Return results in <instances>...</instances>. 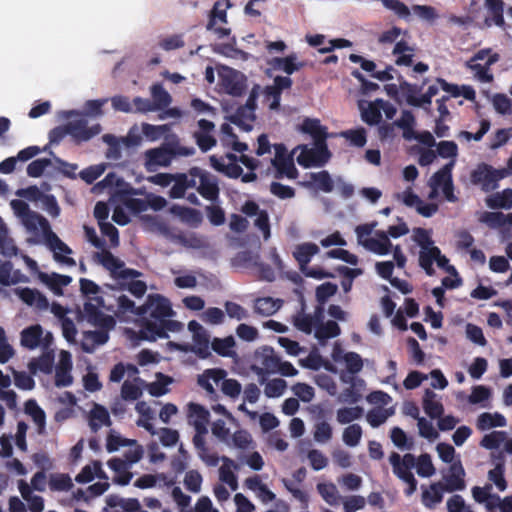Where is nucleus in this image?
I'll return each instance as SVG.
<instances>
[{"mask_svg": "<svg viewBox=\"0 0 512 512\" xmlns=\"http://www.w3.org/2000/svg\"><path fill=\"white\" fill-rule=\"evenodd\" d=\"M194 152L192 147L163 144L144 152V166L148 172H155L159 167H168L176 156H191Z\"/></svg>", "mask_w": 512, "mask_h": 512, "instance_id": "nucleus-1", "label": "nucleus"}, {"mask_svg": "<svg viewBox=\"0 0 512 512\" xmlns=\"http://www.w3.org/2000/svg\"><path fill=\"white\" fill-rule=\"evenodd\" d=\"M100 308L107 311H114V305L106 303L104 296L90 297L88 302L84 303L83 311L87 321L93 326L102 329H112L115 326V320L112 316L105 315Z\"/></svg>", "mask_w": 512, "mask_h": 512, "instance_id": "nucleus-2", "label": "nucleus"}, {"mask_svg": "<svg viewBox=\"0 0 512 512\" xmlns=\"http://www.w3.org/2000/svg\"><path fill=\"white\" fill-rule=\"evenodd\" d=\"M509 171L505 168L495 169L489 164H479L470 175V180L474 185H480L482 191L491 192L498 188V182L507 177Z\"/></svg>", "mask_w": 512, "mask_h": 512, "instance_id": "nucleus-3", "label": "nucleus"}, {"mask_svg": "<svg viewBox=\"0 0 512 512\" xmlns=\"http://www.w3.org/2000/svg\"><path fill=\"white\" fill-rule=\"evenodd\" d=\"M298 148H301V152L297 156V162L304 168L322 167L331 158V152L328 149L327 143H314L312 148L301 145Z\"/></svg>", "mask_w": 512, "mask_h": 512, "instance_id": "nucleus-4", "label": "nucleus"}, {"mask_svg": "<svg viewBox=\"0 0 512 512\" xmlns=\"http://www.w3.org/2000/svg\"><path fill=\"white\" fill-rule=\"evenodd\" d=\"M170 301L160 294H150L146 302L138 306L137 316L149 314L152 319L161 321L173 315Z\"/></svg>", "mask_w": 512, "mask_h": 512, "instance_id": "nucleus-5", "label": "nucleus"}, {"mask_svg": "<svg viewBox=\"0 0 512 512\" xmlns=\"http://www.w3.org/2000/svg\"><path fill=\"white\" fill-rule=\"evenodd\" d=\"M99 263L110 271L111 276L115 279L138 278L141 272L132 268H125V264L119 258L115 257L110 251L103 250L96 253Z\"/></svg>", "mask_w": 512, "mask_h": 512, "instance_id": "nucleus-6", "label": "nucleus"}, {"mask_svg": "<svg viewBox=\"0 0 512 512\" xmlns=\"http://www.w3.org/2000/svg\"><path fill=\"white\" fill-rule=\"evenodd\" d=\"M231 6L229 0L216 1L209 13V19L206 24L208 31H213L218 39H223L230 35L231 29L226 27H217L218 23H227V9Z\"/></svg>", "mask_w": 512, "mask_h": 512, "instance_id": "nucleus-7", "label": "nucleus"}, {"mask_svg": "<svg viewBox=\"0 0 512 512\" xmlns=\"http://www.w3.org/2000/svg\"><path fill=\"white\" fill-rule=\"evenodd\" d=\"M190 176L199 178V185L197 191L199 194L210 201H215L219 197V186L215 176L209 172L202 170L198 167H193L189 170Z\"/></svg>", "mask_w": 512, "mask_h": 512, "instance_id": "nucleus-8", "label": "nucleus"}, {"mask_svg": "<svg viewBox=\"0 0 512 512\" xmlns=\"http://www.w3.org/2000/svg\"><path fill=\"white\" fill-rule=\"evenodd\" d=\"M69 135L76 143L89 141L94 136L100 134L102 127L99 123L88 127V121L85 118L70 121L66 123Z\"/></svg>", "mask_w": 512, "mask_h": 512, "instance_id": "nucleus-9", "label": "nucleus"}, {"mask_svg": "<svg viewBox=\"0 0 512 512\" xmlns=\"http://www.w3.org/2000/svg\"><path fill=\"white\" fill-rule=\"evenodd\" d=\"M45 239L48 248L53 252L55 261L70 267L76 265V261L73 258L66 256L72 253V249L54 232L49 230L45 235Z\"/></svg>", "mask_w": 512, "mask_h": 512, "instance_id": "nucleus-10", "label": "nucleus"}, {"mask_svg": "<svg viewBox=\"0 0 512 512\" xmlns=\"http://www.w3.org/2000/svg\"><path fill=\"white\" fill-rule=\"evenodd\" d=\"M381 104H383L381 98L374 101H359L358 107L362 121L369 126L379 125L382 121Z\"/></svg>", "mask_w": 512, "mask_h": 512, "instance_id": "nucleus-11", "label": "nucleus"}, {"mask_svg": "<svg viewBox=\"0 0 512 512\" xmlns=\"http://www.w3.org/2000/svg\"><path fill=\"white\" fill-rule=\"evenodd\" d=\"M15 293L28 306H33L41 311L47 310L49 307L48 299L37 289L29 287L17 288Z\"/></svg>", "mask_w": 512, "mask_h": 512, "instance_id": "nucleus-12", "label": "nucleus"}, {"mask_svg": "<svg viewBox=\"0 0 512 512\" xmlns=\"http://www.w3.org/2000/svg\"><path fill=\"white\" fill-rule=\"evenodd\" d=\"M208 430L200 432L199 429H195L192 442L197 450L199 458L208 466L215 467L219 463V457L215 453H209L208 447L206 446L205 435Z\"/></svg>", "mask_w": 512, "mask_h": 512, "instance_id": "nucleus-13", "label": "nucleus"}, {"mask_svg": "<svg viewBox=\"0 0 512 512\" xmlns=\"http://www.w3.org/2000/svg\"><path fill=\"white\" fill-rule=\"evenodd\" d=\"M188 420L189 423L193 425L194 429H199L200 432H203V430H208L207 426L210 422V413L200 404L189 403Z\"/></svg>", "mask_w": 512, "mask_h": 512, "instance_id": "nucleus-14", "label": "nucleus"}, {"mask_svg": "<svg viewBox=\"0 0 512 512\" xmlns=\"http://www.w3.org/2000/svg\"><path fill=\"white\" fill-rule=\"evenodd\" d=\"M298 131L310 135L314 143H326L328 138L327 128L322 126L318 119L305 118L299 125Z\"/></svg>", "mask_w": 512, "mask_h": 512, "instance_id": "nucleus-15", "label": "nucleus"}, {"mask_svg": "<svg viewBox=\"0 0 512 512\" xmlns=\"http://www.w3.org/2000/svg\"><path fill=\"white\" fill-rule=\"evenodd\" d=\"M465 470L460 462L452 463L450 473L445 477L446 485L444 490L448 492L461 491L465 489Z\"/></svg>", "mask_w": 512, "mask_h": 512, "instance_id": "nucleus-16", "label": "nucleus"}, {"mask_svg": "<svg viewBox=\"0 0 512 512\" xmlns=\"http://www.w3.org/2000/svg\"><path fill=\"white\" fill-rule=\"evenodd\" d=\"M504 5L503 0H485V7L491 15V17H486L485 19V24L487 26L494 24L503 30L507 29V24L503 16Z\"/></svg>", "mask_w": 512, "mask_h": 512, "instance_id": "nucleus-17", "label": "nucleus"}, {"mask_svg": "<svg viewBox=\"0 0 512 512\" xmlns=\"http://www.w3.org/2000/svg\"><path fill=\"white\" fill-rule=\"evenodd\" d=\"M168 334L165 333L163 326L159 320L147 319L144 320L141 329L139 330V338L141 340L155 341L157 338H167Z\"/></svg>", "mask_w": 512, "mask_h": 512, "instance_id": "nucleus-18", "label": "nucleus"}, {"mask_svg": "<svg viewBox=\"0 0 512 512\" xmlns=\"http://www.w3.org/2000/svg\"><path fill=\"white\" fill-rule=\"evenodd\" d=\"M296 60V54L292 53L286 57H274L268 63L274 70L283 71L287 75H291L304 66V63H298Z\"/></svg>", "mask_w": 512, "mask_h": 512, "instance_id": "nucleus-19", "label": "nucleus"}, {"mask_svg": "<svg viewBox=\"0 0 512 512\" xmlns=\"http://www.w3.org/2000/svg\"><path fill=\"white\" fill-rule=\"evenodd\" d=\"M226 371L224 369H207L203 374L198 376L197 383L200 387L206 390L210 395L215 394V389L211 384L210 380H213L218 384L222 379L226 377Z\"/></svg>", "mask_w": 512, "mask_h": 512, "instance_id": "nucleus-20", "label": "nucleus"}, {"mask_svg": "<svg viewBox=\"0 0 512 512\" xmlns=\"http://www.w3.org/2000/svg\"><path fill=\"white\" fill-rule=\"evenodd\" d=\"M485 202L490 209L509 210L512 208V189L506 188L501 192L493 193L485 199Z\"/></svg>", "mask_w": 512, "mask_h": 512, "instance_id": "nucleus-21", "label": "nucleus"}, {"mask_svg": "<svg viewBox=\"0 0 512 512\" xmlns=\"http://www.w3.org/2000/svg\"><path fill=\"white\" fill-rule=\"evenodd\" d=\"M112 421L108 410L99 404H95L89 413V426L93 432H97L102 426H111Z\"/></svg>", "mask_w": 512, "mask_h": 512, "instance_id": "nucleus-22", "label": "nucleus"}, {"mask_svg": "<svg viewBox=\"0 0 512 512\" xmlns=\"http://www.w3.org/2000/svg\"><path fill=\"white\" fill-rule=\"evenodd\" d=\"M323 418L324 411L320 409L319 415L317 416V421L313 426V439L317 443H327L332 439L333 436L332 426Z\"/></svg>", "mask_w": 512, "mask_h": 512, "instance_id": "nucleus-23", "label": "nucleus"}, {"mask_svg": "<svg viewBox=\"0 0 512 512\" xmlns=\"http://www.w3.org/2000/svg\"><path fill=\"white\" fill-rule=\"evenodd\" d=\"M271 164L276 169V178L285 176L289 179H296L298 177V170L292 155L283 159H272Z\"/></svg>", "mask_w": 512, "mask_h": 512, "instance_id": "nucleus-24", "label": "nucleus"}, {"mask_svg": "<svg viewBox=\"0 0 512 512\" xmlns=\"http://www.w3.org/2000/svg\"><path fill=\"white\" fill-rule=\"evenodd\" d=\"M437 395L430 389H426L423 396L424 412L432 419L440 418L444 412L443 404L436 399Z\"/></svg>", "mask_w": 512, "mask_h": 512, "instance_id": "nucleus-25", "label": "nucleus"}, {"mask_svg": "<svg viewBox=\"0 0 512 512\" xmlns=\"http://www.w3.org/2000/svg\"><path fill=\"white\" fill-rule=\"evenodd\" d=\"M505 461L502 453L495 457V467L488 472V479L495 484L499 491H505L507 481L504 477Z\"/></svg>", "mask_w": 512, "mask_h": 512, "instance_id": "nucleus-26", "label": "nucleus"}, {"mask_svg": "<svg viewBox=\"0 0 512 512\" xmlns=\"http://www.w3.org/2000/svg\"><path fill=\"white\" fill-rule=\"evenodd\" d=\"M319 253V247L312 242L299 244L293 252L294 258L299 263L301 270L309 264L312 257Z\"/></svg>", "mask_w": 512, "mask_h": 512, "instance_id": "nucleus-27", "label": "nucleus"}, {"mask_svg": "<svg viewBox=\"0 0 512 512\" xmlns=\"http://www.w3.org/2000/svg\"><path fill=\"white\" fill-rule=\"evenodd\" d=\"M40 278L58 296L63 294L62 288L68 286L72 281L70 276L58 273H52L51 275L42 273Z\"/></svg>", "mask_w": 512, "mask_h": 512, "instance_id": "nucleus-28", "label": "nucleus"}, {"mask_svg": "<svg viewBox=\"0 0 512 512\" xmlns=\"http://www.w3.org/2000/svg\"><path fill=\"white\" fill-rule=\"evenodd\" d=\"M25 412L30 415L37 425L38 434H44L46 429V415L36 400L29 399L25 402Z\"/></svg>", "mask_w": 512, "mask_h": 512, "instance_id": "nucleus-29", "label": "nucleus"}, {"mask_svg": "<svg viewBox=\"0 0 512 512\" xmlns=\"http://www.w3.org/2000/svg\"><path fill=\"white\" fill-rule=\"evenodd\" d=\"M210 335L206 329L193 335V346L191 351L201 359H207L211 356L209 350Z\"/></svg>", "mask_w": 512, "mask_h": 512, "instance_id": "nucleus-30", "label": "nucleus"}, {"mask_svg": "<svg viewBox=\"0 0 512 512\" xmlns=\"http://www.w3.org/2000/svg\"><path fill=\"white\" fill-rule=\"evenodd\" d=\"M43 335L41 325L36 324L25 328L21 332V345L28 349H35L39 346Z\"/></svg>", "mask_w": 512, "mask_h": 512, "instance_id": "nucleus-31", "label": "nucleus"}, {"mask_svg": "<svg viewBox=\"0 0 512 512\" xmlns=\"http://www.w3.org/2000/svg\"><path fill=\"white\" fill-rule=\"evenodd\" d=\"M455 166V160L452 159L450 162L445 164L440 170L435 172L430 178L428 184L431 189L438 190V188L444 186L452 179V170Z\"/></svg>", "mask_w": 512, "mask_h": 512, "instance_id": "nucleus-32", "label": "nucleus"}, {"mask_svg": "<svg viewBox=\"0 0 512 512\" xmlns=\"http://www.w3.org/2000/svg\"><path fill=\"white\" fill-rule=\"evenodd\" d=\"M281 305L282 301L280 299L261 297L255 300L254 311L263 316H271L281 308Z\"/></svg>", "mask_w": 512, "mask_h": 512, "instance_id": "nucleus-33", "label": "nucleus"}, {"mask_svg": "<svg viewBox=\"0 0 512 512\" xmlns=\"http://www.w3.org/2000/svg\"><path fill=\"white\" fill-rule=\"evenodd\" d=\"M210 164L216 171L221 172L232 179L239 178L243 173L242 167L237 163L224 164L222 159L215 155L210 156Z\"/></svg>", "mask_w": 512, "mask_h": 512, "instance_id": "nucleus-34", "label": "nucleus"}, {"mask_svg": "<svg viewBox=\"0 0 512 512\" xmlns=\"http://www.w3.org/2000/svg\"><path fill=\"white\" fill-rule=\"evenodd\" d=\"M150 90L152 96L151 102L155 110H162L171 104L172 98L170 94L164 89L162 84H153Z\"/></svg>", "mask_w": 512, "mask_h": 512, "instance_id": "nucleus-35", "label": "nucleus"}, {"mask_svg": "<svg viewBox=\"0 0 512 512\" xmlns=\"http://www.w3.org/2000/svg\"><path fill=\"white\" fill-rule=\"evenodd\" d=\"M379 239L370 238L366 240L363 245L370 251L378 255H386L390 252L392 243L388 238V235L384 232L378 234Z\"/></svg>", "mask_w": 512, "mask_h": 512, "instance_id": "nucleus-36", "label": "nucleus"}, {"mask_svg": "<svg viewBox=\"0 0 512 512\" xmlns=\"http://www.w3.org/2000/svg\"><path fill=\"white\" fill-rule=\"evenodd\" d=\"M21 220L24 226L30 231H35L38 227H40L46 234L49 230H51L48 220L35 211L30 210L28 214H26Z\"/></svg>", "mask_w": 512, "mask_h": 512, "instance_id": "nucleus-37", "label": "nucleus"}, {"mask_svg": "<svg viewBox=\"0 0 512 512\" xmlns=\"http://www.w3.org/2000/svg\"><path fill=\"white\" fill-rule=\"evenodd\" d=\"M506 425V419L499 413L491 414L484 412L478 416L477 428L479 430H487L494 427H504Z\"/></svg>", "mask_w": 512, "mask_h": 512, "instance_id": "nucleus-38", "label": "nucleus"}, {"mask_svg": "<svg viewBox=\"0 0 512 512\" xmlns=\"http://www.w3.org/2000/svg\"><path fill=\"white\" fill-rule=\"evenodd\" d=\"M439 256V248L432 246L428 249H422L419 253V265L423 268L428 276H433L435 270L433 268V262Z\"/></svg>", "mask_w": 512, "mask_h": 512, "instance_id": "nucleus-39", "label": "nucleus"}, {"mask_svg": "<svg viewBox=\"0 0 512 512\" xmlns=\"http://www.w3.org/2000/svg\"><path fill=\"white\" fill-rule=\"evenodd\" d=\"M135 279V278H132ZM107 288L111 289L112 291H129L133 296L136 298H141L147 291V285L144 281L141 280H132L129 283H119V285L112 286V285H106Z\"/></svg>", "mask_w": 512, "mask_h": 512, "instance_id": "nucleus-40", "label": "nucleus"}, {"mask_svg": "<svg viewBox=\"0 0 512 512\" xmlns=\"http://www.w3.org/2000/svg\"><path fill=\"white\" fill-rule=\"evenodd\" d=\"M341 332V329L337 322L328 320L326 323L320 324L315 330V337L319 341H324L330 338L337 337Z\"/></svg>", "mask_w": 512, "mask_h": 512, "instance_id": "nucleus-41", "label": "nucleus"}, {"mask_svg": "<svg viewBox=\"0 0 512 512\" xmlns=\"http://www.w3.org/2000/svg\"><path fill=\"white\" fill-rule=\"evenodd\" d=\"M54 364V356L50 353H44L40 357L33 359L29 363V369L32 373L41 371L45 374L51 373Z\"/></svg>", "mask_w": 512, "mask_h": 512, "instance_id": "nucleus-42", "label": "nucleus"}, {"mask_svg": "<svg viewBox=\"0 0 512 512\" xmlns=\"http://www.w3.org/2000/svg\"><path fill=\"white\" fill-rule=\"evenodd\" d=\"M235 341L232 336L225 338H214L211 342L212 350L220 356L229 357L232 355Z\"/></svg>", "mask_w": 512, "mask_h": 512, "instance_id": "nucleus-43", "label": "nucleus"}, {"mask_svg": "<svg viewBox=\"0 0 512 512\" xmlns=\"http://www.w3.org/2000/svg\"><path fill=\"white\" fill-rule=\"evenodd\" d=\"M430 490H424L422 493V502L428 508L442 501L444 487L441 483H434L430 486Z\"/></svg>", "mask_w": 512, "mask_h": 512, "instance_id": "nucleus-44", "label": "nucleus"}, {"mask_svg": "<svg viewBox=\"0 0 512 512\" xmlns=\"http://www.w3.org/2000/svg\"><path fill=\"white\" fill-rule=\"evenodd\" d=\"M116 299V310H114L117 316L133 314L137 316L138 307L135 305L134 301L128 298L126 295H114Z\"/></svg>", "mask_w": 512, "mask_h": 512, "instance_id": "nucleus-45", "label": "nucleus"}, {"mask_svg": "<svg viewBox=\"0 0 512 512\" xmlns=\"http://www.w3.org/2000/svg\"><path fill=\"white\" fill-rule=\"evenodd\" d=\"M280 358L275 354L271 347H264L261 353V365L267 372H276L279 366Z\"/></svg>", "mask_w": 512, "mask_h": 512, "instance_id": "nucleus-46", "label": "nucleus"}, {"mask_svg": "<svg viewBox=\"0 0 512 512\" xmlns=\"http://www.w3.org/2000/svg\"><path fill=\"white\" fill-rule=\"evenodd\" d=\"M103 141L108 144L106 158L109 160H120L122 158V147L120 141L112 134H105Z\"/></svg>", "mask_w": 512, "mask_h": 512, "instance_id": "nucleus-47", "label": "nucleus"}, {"mask_svg": "<svg viewBox=\"0 0 512 512\" xmlns=\"http://www.w3.org/2000/svg\"><path fill=\"white\" fill-rule=\"evenodd\" d=\"M71 368H72V366H71L70 362H68L67 364L62 362L61 365H59L56 368L55 385L57 387H68L72 384L73 377L70 373Z\"/></svg>", "mask_w": 512, "mask_h": 512, "instance_id": "nucleus-48", "label": "nucleus"}, {"mask_svg": "<svg viewBox=\"0 0 512 512\" xmlns=\"http://www.w3.org/2000/svg\"><path fill=\"white\" fill-rule=\"evenodd\" d=\"M311 179L316 184L317 188L323 192L330 193L334 189L333 180L328 171L322 170L317 173H311Z\"/></svg>", "mask_w": 512, "mask_h": 512, "instance_id": "nucleus-49", "label": "nucleus"}, {"mask_svg": "<svg viewBox=\"0 0 512 512\" xmlns=\"http://www.w3.org/2000/svg\"><path fill=\"white\" fill-rule=\"evenodd\" d=\"M363 408L360 406L344 407L337 411V421L341 424H348L363 415Z\"/></svg>", "mask_w": 512, "mask_h": 512, "instance_id": "nucleus-50", "label": "nucleus"}, {"mask_svg": "<svg viewBox=\"0 0 512 512\" xmlns=\"http://www.w3.org/2000/svg\"><path fill=\"white\" fill-rule=\"evenodd\" d=\"M232 123L238 126H245L246 130L251 129V125H246V121L253 122L255 115L249 110V108L240 106L236 112L230 117Z\"/></svg>", "mask_w": 512, "mask_h": 512, "instance_id": "nucleus-51", "label": "nucleus"}, {"mask_svg": "<svg viewBox=\"0 0 512 512\" xmlns=\"http://www.w3.org/2000/svg\"><path fill=\"white\" fill-rule=\"evenodd\" d=\"M362 437V428L359 424H351L343 431V442L349 447L359 444Z\"/></svg>", "mask_w": 512, "mask_h": 512, "instance_id": "nucleus-52", "label": "nucleus"}, {"mask_svg": "<svg viewBox=\"0 0 512 512\" xmlns=\"http://www.w3.org/2000/svg\"><path fill=\"white\" fill-rule=\"evenodd\" d=\"M498 60V55L494 54L489 57L488 61L486 62V65H481L479 63L477 64H471L470 62L467 63L468 67L476 72L477 77L483 81V82H490L492 80V75L488 73V67L495 63Z\"/></svg>", "mask_w": 512, "mask_h": 512, "instance_id": "nucleus-53", "label": "nucleus"}, {"mask_svg": "<svg viewBox=\"0 0 512 512\" xmlns=\"http://www.w3.org/2000/svg\"><path fill=\"white\" fill-rule=\"evenodd\" d=\"M506 439V432L504 431H493L489 434H486L481 442L480 445L486 449H497L500 447V445L505 441Z\"/></svg>", "mask_w": 512, "mask_h": 512, "instance_id": "nucleus-54", "label": "nucleus"}, {"mask_svg": "<svg viewBox=\"0 0 512 512\" xmlns=\"http://www.w3.org/2000/svg\"><path fill=\"white\" fill-rule=\"evenodd\" d=\"M293 324L301 332L310 334L316 324V321L310 314L298 313L293 318Z\"/></svg>", "mask_w": 512, "mask_h": 512, "instance_id": "nucleus-55", "label": "nucleus"}, {"mask_svg": "<svg viewBox=\"0 0 512 512\" xmlns=\"http://www.w3.org/2000/svg\"><path fill=\"white\" fill-rule=\"evenodd\" d=\"M417 474L421 477H430L435 473V467L429 454H421L417 458Z\"/></svg>", "mask_w": 512, "mask_h": 512, "instance_id": "nucleus-56", "label": "nucleus"}, {"mask_svg": "<svg viewBox=\"0 0 512 512\" xmlns=\"http://www.w3.org/2000/svg\"><path fill=\"white\" fill-rule=\"evenodd\" d=\"M49 486L53 491H69L73 483L68 474H56L51 476Z\"/></svg>", "mask_w": 512, "mask_h": 512, "instance_id": "nucleus-57", "label": "nucleus"}, {"mask_svg": "<svg viewBox=\"0 0 512 512\" xmlns=\"http://www.w3.org/2000/svg\"><path fill=\"white\" fill-rule=\"evenodd\" d=\"M202 481V475L197 470L187 471L184 477L185 488L192 493L200 492Z\"/></svg>", "mask_w": 512, "mask_h": 512, "instance_id": "nucleus-58", "label": "nucleus"}, {"mask_svg": "<svg viewBox=\"0 0 512 512\" xmlns=\"http://www.w3.org/2000/svg\"><path fill=\"white\" fill-rule=\"evenodd\" d=\"M52 165V162L49 158H39L27 166V175L32 178H38L43 175L46 168Z\"/></svg>", "mask_w": 512, "mask_h": 512, "instance_id": "nucleus-59", "label": "nucleus"}, {"mask_svg": "<svg viewBox=\"0 0 512 512\" xmlns=\"http://www.w3.org/2000/svg\"><path fill=\"white\" fill-rule=\"evenodd\" d=\"M385 8L392 10L398 17L409 20L410 9L400 0H380Z\"/></svg>", "mask_w": 512, "mask_h": 512, "instance_id": "nucleus-60", "label": "nucleus"}, {"mask_svg": "<svg viewBox=\"0 0 512 512\" xmlns=\"http://www.w3.org/2000/svg\"><path fill=\"white\" fill-rule=\"evenodd\" d=\"M343 359L350 374L354 375L362 370L363 360L358 353L347 352L344 354Z\"/></svg>", "mask_w": 512, "mask_h": 512, "instance_id": "nucleus-61", "label": "nucleus"}, {"mask_svg": "<svg viewBox=\"0 0 512 512\" xmlns=\"http://www.w3.org/2000/svg\"><path fill=\"white\" fill-rule=\"evenodd\" d=\"M286 389V382L277 378L266 383L264 393L268 398H276L281 396Z\"/></svg>", "mask_w": 512, "mask_h": 512, "instance_id": "nucleus-62", "label": "nucleus"}, {"mask_svg": "<svg viewBox=\"0 0 512 512\" xmlns=\"http://www.w3.org/2000/svg\"><path fill=\"white\" fill-rule=\"evenodd\" d=\"M338 286L332 282H325L316 288V299L324 304L330 297L337 293Z\"/></svg>", "mask_w": 512, "mask_h": 512, "instance_id": "nucleus-63", "label": "nucleus"}, {"mask_svg": "<svg viewBox=\"0 0 512 512\" xmlns=\"http://www.w3.org/2000/svg\"><path fill=\"white\" fill-rule=\"evenodd\" d=\"M122 203L127 209L135 214L146 211L149 204L145 199L134 198L131 196H123Z\"/></svg>", "mask_w": 512, "mask_h": 512, "instance_id": "nucleus-64", "label": "nucleus"}]
</instances>
